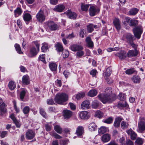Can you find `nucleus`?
<instances>
[{"label": "nucleus", "instance_id": "obj_1", "mask_svg": "<svg viewBox=\"0 0 145 145\" xmlns=\"http://www.w3.org/2000/svg\"><path fill=\"white\" fill-rule=\"evenodd\" d=\"M98 97L101 101L104 104L106 103H112L116 99V97L114 95L110 94L99 95Z\"/></svg>", "mask_w": 145, "mask_h": 145}, {"label": "nucleus", "instance_id": "obj_2", "mask_svg": "<svg viewBox=\"0 0 145 145\" xmlns=\"http://www.w3.org/2000/svg\"><path fill=\"white\" fill-rule=\"evenodd\" d=\"M68 100V96L65 93H63L56 94V95L55 101L57 103L60 104L65 105L64 103Z\"/></svg>", "mask_w": 145, "mask_h": 145}, {"label": "nucleus", "instance_id": "obj_3", "mask_svg": "<svg viewBox=\"0 0 145 145\" xmlns=\"http://www.w3.org/2000/svg\"><path fill=\"white\" fill-rule=\"evenodd\" d=\"M89 11L90 16H93L99 13L100 9L97 6H91L89 8Z\"/></svg>", "mask_w": 145, "mask_h": 145}, {"label": "nucleus", "instance_id": "obj_4", "mask_svg": "<svg viewBox=\"0 0 145 145\" xmlns=\"http://www.w3.org/2000/svg\"><path fill=\"white\" fill-rule=\"evenodd\" d=\"M46 16L44 14L43 11L40 10L36 15L37 20L39 22H42L45 20Z\"/></svg>", "mask_w": 145, "mask_h": 145}, {"label": "nucleus", "instance_id": "obj_5", "mask_svg": "<svg viewBox=\"0 0 145 145\" xmlns=\"http://www.w3.org/2000/svg\"><path fill=\"white\" fill-rule=\"evenodd\" d=\"M143 28L141 26H138L133 29L135 36H140L143 32Z\"/></svg>", "mask_w": 145, "mask_h": 145}, {"label": "nucleus", "instance_id": "obj_6", "mask_svg": "<svg viewBox=\"0 0 145 145\" xmlns=\"http://www.w3.org/2000/svg\"><path fill=\"white\" fill-rule=\"evenodd\" d=\"M126 52L124 50H121L115 54L116 56L118 57L120 59L123 60L127 57Z\"/></svg>", "mask_w": 145, "mask_h": 145}, {"label": "nucleus", "instance_id": "obj_7", "mask_svg": "<svg viewBox=\"0 0 145 145\" xmlns=\"http://www.w3.org/2000/svg\"><path fill=\"white\" fill-rule=\"evenodd\" d=\"M35 132L31 129H28L25 133L26 138L28 140L33 138L35 136Z\"/></svg>", "mask_w": 145, "mask_h": 145}, {"label": "nucleus", "instance_id": "obj_8", "mask_svg": "<svg viewBox=\"0 0 145 145\" xmlns=\"http://www.w3.org/2000/svg\"><path fill=\"white\" fill-rule=\"evenodd\" d=\"M139 129L141 132L145 130V120L143 118L141 119L139 121L138 125Z\"/></svg>", "mask_w": 145, "mask_h": 145}, {"label": "nucleus", "instance_id": "obj_9", "mask_svg": "<svg viewBox=\"0 0 145 145\" xmlns=\"http://www.w3.org/2000/svg\"><path fill=\"white\" fill-rule=\"evenodd\" d=\"M49 29L52 31L56 30L58 28V26L52 21H50L47 24Z\"/></svg>", "mask_w": 145, "mask_h": 145}, {"label": "nucleus", "instance_id": "obj_10", "mask_svg": "<svg viewBox=\"0 0 145 145\" xmlns=\"http://www.w3.org/2000/svg\"><path fill=\"white\" fill-rule=\"evenodd\" d=\"M67 16L70 19H75L77 16L76 14L72 12L71 10H69L65 12Z\"/></svg>", "mask_w": 145, "mask_h": 145}, {"label": "nucleus", "instance_id": "obj_11", "mask_svg": "<svg viewBox=\"0 0 145 145\" xmlns=\"http://www.w3.org/2000/svg\"><path fill=\"white\" fill-rule=\"evenodd\" d=\"M65 8V6L63 4H60L56 5L53 8L55 12H62Z\"/></svg>", "mask_w": 145, "mask_h": 145}, {"label": "nucleus", "instance_id": "obj_12", "mask_svg": "<svg viewBox=\"0 0 145 145\" xmlns=\"http://www.w3.org/2000/svg\"><path fill=\"white\" fill-rule=\"evenodd\" d=\"M39 50H38L34 47H32L30 50V52L29 56L30 57H33L35 56Z\"/></svg>", "mask_w": 145, "mask_h": 145}, {"label": "nucleus", "instance_id": "obj_13", "mask_svg": "<svg viewBox=\"0 0 145 145\" xmlns=\"http://www.w3.org/2000/svg\"><path fill=\"white\" fill-rule=\"evenodd\" d=\"M63 115L65 119H68L72 116V112L69 110H65L63 111Z\"/></svg>", "mask_w": 145, "mask_h": 145}, {"label": "nucleus", "instance_id": "obj_14", "mask_svg": "<svg viewBox=\"0 0 145 145\" xmlns=\"http://www.w3.org/2000/svg\"><path fill=\"white\" fill-rule=\"evenodd\" d=\"M90 103L88 100H85L83 101L81 104V108L83 110H87L90 108Z\"/></svg>", "mask_w": 145, "mask_h": 145}, {"label": "nucleus", "instance_id": "obj_15", "mask_svg": "<svg viewBox=\"0 0 145 145\" xmlns=\"http://www.w3.org/2000/svg\"><path fill=\"white\" fill-rule=\"evenodd\" d=\"M138 54V52L137 50H129L126 54L127 56L129 58L135 57Z\"/></svg>", "mask_w": 145, "mask_h": 145}, {"label": "nucleus", "instance_id": "obj_16", "mask_svg": "<svg viewBox=\"0 0 145 145\" xmlns=\"http://www.w3.org/2000/svg\"><path fill=\"white\" fill-rule=\"evenodd\" d=\"M101 139L103 142H108L111 139V135L108 134H104L101 137Z\"/></svg>", "mask_w": 145, "mask_h": 145}, {"label": "nucleus", "instance_id": "obj_17", "mask_svg": "<svg viewBox=\"0 0 145 145\" xmlns=\"http://www.w3.org/2000/svg\"><path fill=\"white\" fill-rule=\"evenodd\" d=\"M127 133L130 136L132 140H135L137 137V134L131 129L126 131Z\"/></svg>", "mask_w": 145, "mask_h": 145}, {"label": "nucleus", "instance_id": "obj_18", "mask_svg": "<svg viewBox=\"0 0 145 145\" xmlns=\"http://www.w3.org/2000/svg\"><path fill=\"white\" fill-rule=\"evenodd\" d=\"M70 48L71 50L76 52L79 50H83V48L81 45L75 44L72 45L70 47Z\"/></svg>", "mask_w": 145, "mask_h": 145}, {"label": "nucleus", "instance_id": "obj_19", "mask_svg": "<svg viewBox=\"0 0 145 145\" xmlns=\"http://www.w3.org/2000/svg\"><path fill=\"white\" fill-rule=\"evenodd\" d=\"M7 105L4 103H3L0 105V115L3 116L7 112V109L6 108Z\"/></svg>", "mask_w": 145, "mask_h": 145}, {"label": "nucleus", "instance_id": "obj_20", "mask_svg": "<svg viewBox=\"0 0 145 145\" xmlns=\"http://www.w3.org/2000/svg\"><path fill=\"white\" fill-rule=\"evenodd\" d=\"M113 24L117 30L119 31L121 28V26L119 20L118 18L115 19L113 21Z\"/></svg>", "mask_w": 145, "mask_h": 145}, {"label": "nucleus", "instance_id": "obj_21", "mask_svg": "<svg viewBox=\"0 0 145 145\" xmlns=\"http://www.w3.org/2000/svg\"><path fill=\"white\" fill-rule=\"evenodd\" d=\"M56 50L58 52H62L63 50V48L61 43L57 42L55 44Z\"/></svg>", "mask_w": 145, "mask_h": 145}, {"label": "nucleus", "instance_id": "obj_22", "mask_svg": "<svg viewBox=\"0 0 145 145\" xmlns=\"http://www.w3.org/2000/svg\"><path fill=\"white\" fill-rule=\"evenodd\" d=\"M84 128L82 126H79L76 131L77 135L78 136H81L84 133Z\"/></svg>", "mask_w": 145, "mask_h": 145}, {"label": "nucleus", "instance_id": "obj_23", "mask_svg": "<svg viewBox=\"0 0 145 145\" xmlns=\"http://www.w3.org/2000/svg\"><path fill=\"white\" fill-rule=\"evenodd\" d=\"M123 120V118L121 117H118L115 119L114 123V125L116 127H119L120 123Z\"/></svg>", "mask_w": 145, "mask_h": 145}, {"label": "nucleus", "instance_id": "obj_24", "mask_svg": "<svg viewBox=\"0 0 145 145\" xmlns=\"http://www.w3.org/2000/svg\"><path fill=\"white\" fill-rule=\"evenodd\" d=\"M22 83L25 85H28L29 84V78L27 75H25L23 76L22 78Z\"/></svg>", "mask_w": 145, "mask_h": 145}, {"label": "nucleus", "instance_id": "obj_25", "mask_svg": "<svg viewBox=\"0 0 145 145\" xmlns=\"http://www.w3.org/2000/svg\"><path fill=\"white\" fill-rule=\"evenodd\" d=\"M49 67L50 70L53 71H56L57 70V65L54 62H51L49 64Z\"/></svg>", "mask_w": 145, "mask_h": 145}, {"label": "nucleus", "instance_id": "obj_26", "mask_svg": "<svg viewBox=\"0 0 145 145\" xmlns=\"http://www.w3.org/2000/svg\"><path fill=\"white\" fill-rule=\"evenodd\" d=\"M80 116L82 119H87L89 117L88 112L86 111L81 112L80 114Z\"/></svg>", "mask_w": 145, "mask_h": 145}, {"label": "nucleus", "instance_id": "obj_27", "mask_svg": "<svg viewBox=\"0 0 145 145\" xmlns=\"http://www.w3.org/2000/svg\"><path fill=\"white\" fill-rule=\"evenodd\" d=\"M22 12V10L21 9L19 8H17L14 11L15 16L17 17L20 15Z\"/></svg>", "mask_w": 145, "mask_h": 145}, {"label": "nucleus", "instance_id": "obj_28", "mask_svg": "<svg viewBox=\"0 0 145 145\" xmlns=\"http://www.w3.org/2000/svg\"><path fill=\"white\" fill-rule=\"evenodd\" d=\"M138 24V20L135 19H131L129 25L131 27H134L137 26Z\"/></svg>", "mask_w": 145, "mask_h": 145}, {"label": "nucleus", "instance_id": "obj_29", "mask_svg": "<svg viewBox=\"0 0 145 145\" xmlns=\"http://www.w3.org/2000/svg\"><path fill=\"white\" fill-rule=\"evenodd\" d=\"M23 18L25 21H29L31 18V16L30 14L25 13L23 14Z\"/></svg>", "mask_w": 145, "mask_h": 145}, {"label": "nucleus", "instance_id": "obj_30", "mask_svg": "<svg viewBox=\"0 0 145 145\" xmlns=\"http://www.w3.org/2000/svg\"><path fill=\"white\" fill-rule=\"evenodd\" d=\"M86 41L89 47H93V42L91 41V39L89 37H87L86 39Z\"/></svg>", "mask_w": 145, "mask_h": 145}, {"label": "nucleus", "instance_id": "obj_31", "mask_svg": "<svg viewBox=\"0 0 145 145\" xmlns=\"http://www.w3.org/2000/svg\"><path fill=\"white\" fill-rule=\"evenodd\" d=\"M84 52L82 50H79L76 53V57L79 59L81 58L84 55Z\"/></svg>", "mask_w": 145, "mask_h": 145}, {"label": "nucleus", "instance_id": "obj_32", "mask_svg": "<svg viewBox=\"0 0 145 145\" xmlns=\"http://www.w3.org/2000/svg\"><path fill=\"white\" fill-rule=\"evenodd\" d=\"M97 92L95 89H92L89 91L88 93V96L91 97H93L97 94Z\"/></svg>", "mask_w": 145, "mask_h": 145}, {"label": "nucleus", "instance_id": "obj_33", "mask_svg": "<svg viewBox=\"0 0 145 145\" xmlns=\"http://www.w3.org/2000/svg\"><path fill=\"white\" fill-rule=\"evenodd\" d=\"M138 10L137 8H132L129 11V14L131 15H135L137 13Z\"/></svg>", "mask_w": 145, "mask_h": 145}, {"label": "nucleus", "instance_id": "obj_34", "mask_svg": "<svg viewBox=\"0 0 145 145\" xmlns=\"http://www.w3.org/2000/svg\"><path fill=\"white\" fill-rule=\"evenodd\" d=\"M132 80L134 83H138L140 81V78L138 76L136 75L133 76Z\"/></svg>", "mask_w": 145, "mask_h": 145}, {"label": "nucleus", "instance_id": "obj_35", "mask_svg": "<svg viewBox=\"0 0 145 145\" xmlns=\"http://www.w3.org/2000/svg\"><path fill=\"white\" fill-rule=\"evenodd\" d=\"M89 129L91 131H94L97 129V126L94 123H91L89 125Z\"/></svg>", "mask_w": 145, "mask_h": 145}, {"label": "nucleus", "instance_id": "obj_36", "mask_svg": "<svg viewBox=\"0 0 145 145\" xmlns=\"http://www.w3.org/2000/svg\"><path fill=\"white\" fill-rule=\"evenodd\" d=\"M118 107L119 108H127L128 106V105L127 103L125 101L124 103H120L117 105Z\"/></svg>", "mask_w": 145, "mask_h": 145}, {"label": "nucleus", "instance_id": "obj_37", "mask_svg": "<svg viewBox=\"0 0 145 145\" xmlns=\"http://www.w3.org/2000/svg\"><path fill=\"white\" fill-rule=\"evenodd\" d=\"M125 73L127 74H131L133 73L136 74L137 72L135 71V69L132 68L127 69L125 71Z\"/></svg>", "mask_w": 145, "mask_h": 145}, {"label": "nucleus", "instance_id": "obj_38", "mask_svg": "<svg viewBox=\"0 0 145 145\" xmlns=\"http://www.w3.org/2000/svg\"><path fill=\"white\" fill-rule=\"evenodd\" d=\"M8 87L10 89L13 90L16 87V85L14 82L12 81H10L8 84Z\"/></svg>", "mask_w": 145, "mask_h": 145}, {"label": "nucleus", "instance_id": "obj_39", "mask_svg": "<svg viewBox=\"0 0 145 145\" xmlns=\"http://www.w3.org/2000/svg\"><path fill=\"white\" fill-rule=\"evenodd\" d=\"M54 129L58 133L61 134L62 132V129L60 126L58 125H56L54 127Z\"/></svg>", "mask_w": 145, "mask_h": 145}, {"label": "nucleus", "instance_id": "obj_40", "mask_svg": "<svg viewBox=\"0 0 145 145\" xmlns=\"http://www.w3.org/2000/svg\"><path fill=\"white\" fill-rule=\"evenodd\" d=\"M14 47L18 53L20 54H23V52L22 51L21 48L19 44H16L14 45Z\"/></svg>", "mask_w": 145, "mask_h": 145}, {"label": "nucleus", "instance_id": "obj_41", "mask_svg": "<svg viewBox=\"0 0 145 145\" xmlns=\"http://www.w3.org/2000/svg\"><path fill=\"white\" fill-rule=\"evenodd\" d=\"M103 115V113L100 110L97 111L95 114V116L99 118H101Z\"/></svg>", "mask_w": 145, "mask_h": 145}, {"label": "nucleus", "instance_id": "obj_42", "mask_svg": "<svg viewBox=\"0 0 145 145\" xmlns=\"http://www.w3.org/2000/svg\"><path fill=\"white\" fill-rule=\"evenodd\" d=\"M107 128L105 127H101L98 130V133L101 134H103L107 131Z\"/></svg>", "mask_w": 145, "mask_h": 145}, {"label": "nucleus", "instance_id": "obj_43", "mask_svg": "<svg viewBox=\"0 0 145 145\" xmlns=\"http://www.w3.org/2000/svg\"><path fill=\"white\" fill-rule=\"evenodd\" d=\"M126 98L125 94L122 93H120L118 95V98L120 100L124 101Z\"/></svg>", "mask_w": 145, "mask_h": 145}, {"label": "nucleus", "instance_id": "obj_44", "mask_svg": "<svg viewBox=\"0 0 145 145\" xmlns=\"http://www.w3.org/2000/svg\"><path fill=\"white\" fill-rule=\"evenodd\" d=\"M48 49V46L47 43H44L42 44L41 50L42 52H45Z\"/></svg>", "mask_w": 145, "mask_h": 145}, {"label": "nucleus", "instance_id": "obj_45", "mask_svg": "<svg viewBox=\"0 0 145 145\" xmlns=\"http://www.w3.org/2000/svg\"><path fill=\"white\" fill-rule=\"evenodd\" d=\"M30 109L28 106H25L23 109V112L24 114H29L30 111Z\"/></svg>", "mask_w": 145, "mask_h": 145}, {"label": "nucleus", "instance_id": "obj_46", "mask_svg": "<svg viewBox=\"0 0 145 145\" xmlns=\"http://www.w3.org/2000/svg\"><path fill=\"white\" fill-rule=\"evenodd\" d=\"M85 95L84 92H82L77 94L76 96V98L77 100L84 97Z\"/></svg>", "mask_w": 145, "mask_h": 145}, {"label": "nucleus", "instance_id": "obj_47", "mask_svg": "<svg viewBox=\"0 0 145 145\" xmlns=\"http://www.w3.org/2000/svg\"><path fill=\"white\" fill-rule=\"evenodd\" d=\"M121 128L125 129L128 128V124L126 122L123 121L121 122Z\"/></svg>", "mask_w": 145, "mask_h": 145}, {"label": "nucleus", "instance_id": "obj_48", "mask_svg": "<svg viewBox=\"0 0 145 145\" xmlns=\"http://www.w3.org/2000/svg\"><path fill=\"white\" fill-rule=\"evenodd\" d=\"M98 102L97 100L94 101L92 103V106L93 108H96L99 106Z\"/></svg>", "mask_w": 145, "mask_h": 145}, {"label": "nucleus", "instance_id": "obj_49", "mask_svg": "<svg viewBox=\"0 0 145 145\" xmlns=\"http://www.w3.org/2000/svg\"><path fill=\"white\" fill-rule=\"evenodd\" d=\"M87 29L88 32L91 33L93 30V24H90L88 25L87 26Z\"/></svg>", "mask_w": 145, "mask_h": 145}, {"label": "nucleus", "instance_id": "obj_50", "mask_svg": "<svg viewBox=\"0 0 145 145\" xmlns=\"http://www.w3.org/2000/svg\"><path fill=\"white\" fill-rule=\"evenodd\" d=\"M112 70L110 67H108L106 70V71L105 73V75L106 77H108L111 74Z\"/></svg>", "mask_w": 145, "mask_h": 145}, {"label": "nucleus", "instance_id": "obj_51", "mask_svg": "<svg viewBox=\"0 0 145 145\" xmlns=\"http://www.w3.org/2000/svg\"><path fill=\"white\" fill-rule=\"evenodd\" d=\"M62 55L63 58H67L69 56V52L68 50H65L62 52Z\"/></svg>", "mask_w": 145, "mask_h": 145}, {"label": "nucleus", "instance_id": "obj_52", "mask_svg": "<svg viewBox=\"0 0 145 145\" xmlns=\"http://www.w3.org/2000/svg\"><path fill=\"white\" fill-rule=\"evenodd\" d=\"M89 6V4L82 5L81 6V9L83 11H86L88 10Z\"/></svg>", "mask_w": 145, "mask_h": 145}, {"label": "nucleus", "instance_id": "obj_53", "mask_svg": "<svg viewBox=\"0 0 145 145\" xmlns=\"http://www.w3.org/2000/svg\"><path fill=\"white\" fill-rule=\"evenodd\" d=\"M113 119L112 118L109 117L106 119L104 121V122L105 123L110 124L112 122Z\"/></svg>", "mask_w": 145, "mask_h": 145}, {"label": "nucleus", "instance_id": "obj_54", "mask_svg": "<svg viewBox=\"0 0 145 145\" xmlns=\"http://www.w3.org/2000/svg\"><path fill=\"white\" fill-rule=\"evenodd\" d=\"M123 145H134L133 142L130 139H127Z\"/></svg>", "mask_w": 145, "mask_h": 145}, {"label": "nucleus", "instance_id": "obj_55", "mask_svg": "<svg viewBox=\"0 0 145 145\" xmlns=\"http://www.w3.org/2000/svg\"><path fill=\"white\" fill-rule=\"evenodd\" d=\"M45 126L46 131H49L51 130L52 127V126L51 125L47 124L45 125Z\"/></svg>", "mask_w": 145, "mask_h": 145}, {"label": "nucleus", "instance_id": "obj_56", "mask_svg": "<svg viewBox=\"0 0 145 145\" xmlns=\"http://www.w3.org/2000/svg\"><path fill=\"white\" fill-rule=\"evenodd\" d=\"M13 103L14 107L15 110L16 111L17 113H19L20 112V110L18 108H17L16 101H13Z\"/></svg>", "mask_w": 145, "mask_h": 145}, {"label": "nucleus", "instance_id": "obj_57", "mask_svg": "<svg viewBox=\"0 0 145 145\" xmlns=\"http://www.w3.org/2000/svg\"><path fill=\"white\" fill-rule=\"evenodd\" d=\"M131 19L130 18L128 17H125V21H124V22H123V25L125 26L127 25L126 23H129H129H130V21L131 20Z\"/></svg>", "mask_w": 145, "mask_h": 145}, {"label": "nucleus", "instance_id": "obj_58", "mask_svg": "<svg viewBox=\"0 0 145 145\" xmlns=\"http://www.w3.org/2000/svg\"><path fill=\"white\" fill-rule=\"evenodd\" d=\"M26 93L25 91V90H22L20 92V99L22 100L24 97L25 96V95Z\"/></svg>", "mask_w": 145, "mask_h": 145}, {"label": "nucleus", "instance_id": "obj_59", "mask_svg": "<svg viewBox=\"0 0 145 145\" xmlns=\"http://www.w3.org/2000/svg\"><path fill=\"white\" fill-rule=\"evenodd\" d=\"M40 114L42 115L44 118L46 117V113L44 111V109L42 108H40Z\"/></svg>", "mask_w": 145, "mask_h": 145}, {"label": "nucleus", "instance_id": "obj_60", "mask_svg": "<svg viewBox=\"0 0 145 145\" xmlns=\"http://www.w3.org/2000/svg\"><path fill=\"white\" fill-rule=\"evenodd\" d=\"M45 54H42L39 57V59L42 61L44 63H46V61L45 59Z\"/></svg>", "mask_w": 145, "mask_h": 145}, {"label": "nucleus", "instance_id": "obj_61", "mask_svg": "<svg viewBox=\"0 0 145 145\" xmlns=\"http://www.w3.org/2000/svg\"><path fill=\"white\" fill-rule=\"evenodd\" d=\"M119 142L120 144V145H123L125 142V139L123 137L121 138L119 140Z\"/></svg>", "mask_w": 145, "mask_h": 145}, {"label": "nucleus", "instance_id": "obj_62", "mask_svg": "<svg viewBox=\"0 0 145 145\" xmlns=\"http://www.w3.org/2000/svg\"><path fill=\"white\" fill-rule=\"evenodd\" d=\"M47 103L48 105H52L55 103L53 99H48L47 101Z\"/></svg>", "mask_w": 145, "mask_h": 145}, {"label": "nucleus", "instance_id": "obj_63", "mask_svg": "<svg viewBox=\"0 0 145 145\" xmlns=\"http://www.w3.org/2000/svg\"><path fill=\"white\" fill-rule=\"evenodd\" d=\"M69 142V141L68 140H60V143L61 144L63 145H66Z\"/></svg>", "mask_w": 145, "mask_h": 145}, {"label": "nucleus", "instance_id": "obj_64", "mask_svg": "<svg viewBox=\"0 0 145 145\" xmlns=\"http://www.w3.org/2000/svg\"><path fill=\"white\" fill-rule=\"evenodd\" d=\"M106 145H118V144L114 140H111Z\"/></svg>", "mask_w": 145, "mask_h": 145}]
</instances>
